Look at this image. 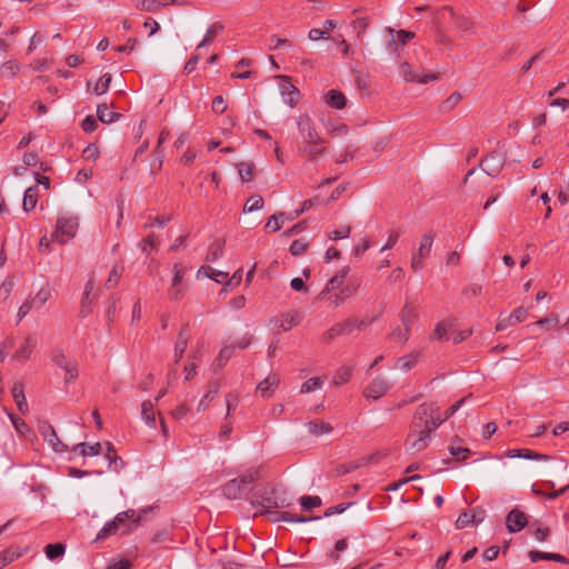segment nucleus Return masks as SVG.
<instances>
[{
    "mask_svg": "<svg viewBox=\"0 0 569 569\" xmlns=\"http://www.w3.org/2000/svg\"><path fill=\"white\" fill-rule=\"evenodd\" d=\"M251 505L259 508L257 515H269L272 522L287 521V522H307L319 520L321 517H296L288 512H274L273 509L290 508L293 505L292 497L281 487L263 488L258 490Z\"/></svg>",
    "mask_w": 569,
    "mask_h": 569,
    "instance_id": "nucleus-1",
    "label": "nucleus"
},
{
    "mask_svg": "<svg viewBox=\"0 0 569 569\" xmlns=\"http://www.w3.org/2000/svg\"><path fill=\"white\" fill-rule=\"evenodd\" d=\"M426 408L416 410L411 425L410 431L406 439L407 451L419 452L429 446L431 435L428 432L426 421L421 420V416L426 415Z\"/></svg>",
    "mask_w": 569,
    "mask_h": 569,
    "instance_id": "nucleus-2",
    "label": "nucleus"
},
{
    "mask_svg": "<svg viewBox=\"0 0 569 569\" xmlns=\"http://www.w3.org/2000/svg\"><path fill=\"white\" fill-rule=\"evenodd\" d=\"M79 227L77 217L62 216L58 219L57 228L52 232V240L56 244H67L70 239L76 236Z\"/></svg>",
    "mask_w": 569,
    "mask_h": 569,
    "instance_id": "nucleus-3",
    "label": "nucleus"
},
{
    "mask_svg": "<svg viewBox=\"0 0 569 569\" xmlns=\"http://www.w3.org/2000/svg\"><path fill=\"white\" fill-rule=\"evenodd\" d=\"M51 360L56 366L66 371L67 377L64 379L66 383H70L74 381L78 377V367L77 362L73 359L68 358L62 350L56 349L52 351Z\"/></svg>",
    "mask_w": 569,
    "mask_h": 569,
    "instance_id": "nucleus-4",
    "label": "nucleus"
},
{
    "mask_svg": "<svg viewBox=\"0 0 569 569\" xmlns=\"http://www.w3.org/2000/svg\"><path fill=\"white\" fill-rule=\"evenodd\" d=\"M391 387V382L386 377L378 376L365 388L363 397L371 400H378L385 396Z\"/></svg>",
    "mask_w": 569,
    "mask_h": 569,
    "instance_id": "nucleus-5",
    "label": "nucleus"
},
{
    "mask_svg": "<svg viewBox=\"0 0 569 569\" xmlns=\"http://www.w3.org/2000/svg\"><path fill=\"white\" fill-rule=\"evenodd\" d=\"M297 126L301 134L303 144L308 142L323 140L319 136L315 123L312 122L311 118L308 114H301L297 120Z\"/></svg>",
    "mask_w": 569,
    "mask_h": 569,
    "instance_id": "nucleus-6",
    "label": "nucleus"
},
{
    "mask_svg": "<svg viewBox=\"0 0 569 569\" xmlns=\"http://www.w3.org/2000/svg\"><path fill=\"white\" fill-rule=\"evenodd\" d=\"M426 408V415L421 416V420L426 421V426L428 427V432L431 435L445 420L443 417L439 415V407L435 402H423L421 403L417 410Z\"/></svg>",
    "mask_w": 569,
    "mask_h": 569,
    "instance_id": "nucleus-7",
    "label": "nucleus"
},
{
    "mask_svg": "<svg viewBox=\"0 0 569 569\" xmlns=\"http://www.w3.org/2000/svg\"><path fill=\"white\" fill-rule=\"evenodd\" d=\"M359 283L356 280H348L346 283L330 297V303L335 308L340 307L347 299L356 295Z\"/></svg>",
    "mask_w": 569,
    "mask_h": 569,
    "instance_id": "nucleus-8",
    "label": "nucleus"
},
{
    "mask_svg": "<svg viewBox=\"0 0 569 569\" xmlns=\"http://www.w3.org/2000/svg\"><path fill=\"white\" fill-rule=\"evenodd\" d=\"M113 522L119 527L120 529H123L122 533H127L131 530V523L137 527L141 521V516L136 515V511L133 509H128L126 511L119 512L113 519Z\"/></svg>",
    "mask_w": 569,
    "mask_h": 569,
    "instance_id": "nucleus-9",
    "label": "nucleus"
},
{
    "mask_svg": "<svg viewBox=\"0 0 569 569\" xmlns=\"http://www.w3.org/2000/svg\"><path fill=\"white\" fill-rule=\"evenodd\" d=\"M399 74L408 82L428 83L437 79L433 73L420 74L415 72L408 62H402L399 67Z\"/></svg>",
    "mask_w": 569,
    "mask_h": 569,
    "instance_id": "nucleus-10",
    "label": "nucleus"
},
{
    "mask_svg": "<svg viewBox=\"0 0 569 569\" xmlns=\"http://www.w3.org/2000/svg\"><path fill=\"white\" fill-rule=\"evenodd\" d=\"M528 523L527 515L518 509L509 511L506 518L507 530L511 533L521 531Z\"/></svg>",
    "mask_w": 569,
    "mask_h": 569,
    "instance_id": "nucleus-11",
    "label": "nucleus"
},
{
    "mask_svg": "<svg viewBox=\"0 0 569 569\" xmlns=\"http://www.w3.org/2000/svg\"><path fill=\"white\" fill-rule=\"evenodd\" d=\"M527 309L519 307L516 308L509 316L500 317L496 325V331H502L511 326L522 322L527 316Z\"/></svg>",
    "mask_w": 569,
    "mask_h": 569,
    "instance_id": "nucleus-12",
    "label": "nucleus"
},
{
    "mask_svg": "<svg viewBox=\"0 0 569 569\" xmlns=\"http://www.w3.org/2000/svg\"><path fill=\"white\" fill-rule=\"evenodd\" d=\"M279 88L283 102L290 107H293L298 102L299 90L287 77H282L280 79Z\"/></svg>",
    "mask_w": 569,
    "mask_h": 569,
    "instance_id": "nucleus-13",
    "label": "nucleus"
},
{
    "mask_svg": "<svg viewBox=\"0 0 569 569\" xmlns=\"http://www.w3.org/2000/svg\"><path fill=\"white\" fill-rule=\"evenodd\" d=\"M349 267H343L338 271L326 284L325 289L319 293L320 298H323L327 293L338 291L345 283L349 273Z\"/></svg>",
    "mask_w": 569,
    "mask_h": 569,
    "instance_id": "nucleus-14",
    "label": "nucleus"
},
{
    "mask_svg": "<svg viewBox=\"0 0 569 569\" xmlns=\"http://www.w3.org/2000/svg\"><path fill=\"white\" fill-rule=\"evenodd\" d=\"M41 435L44 440L51 446L53 451L58 453L64 452L68 447L59 439L56 430L51 425H46L41 428Z\"/></svg>",
    "mask_w": 569,
    "mask_h": 569,
    "instance_id": "nucleus-15",
    "label": "nucleus"
},
{
    "mask_svg": "<svg viewBox=\"0 0 569 569\" xmlns=\"http://www.w3.org/2000/svg\"><path fill=\"white\" fill-rule=\"evenodd\" d=\"M247 489L239 483L238 479H231L222 486V493L230 500H236L242 497Z\"/></svg>",
    "mask_w": 569,
    "mask_h": 569,
    "instance_id": "nucleus-16",
    "label": "nucleus"
},
{
    "mask_svg": "<svg viewBox=\"0 0 569 569\" xmlns=\"http://www.w3.org/2000/svg\"><path fill=\"white\" fill-rule=\"evenodd\" d=\"M189 342V328L184 326L178 333L177 341L174 345V362L179 363L182 359L184 351L188 348Z\"/></svg>",
    "mask_w": 569,
    "mask_h": 569,
    "instance_id": "nucleus-17",
    "label": "nucleus"
},
{
    "mask_svg": "<svg viewBox=\"0 0 569 569\" xmlns=\"http://www.w3.org/2000/svg\"><path fill=\"white\" fill-rule=\"evenodd\" d=\"M207 277L218 283L228 282L229 272L213 269L210 266H202L197 272V278Z\"/></svg>",
    "mask_w": 569,
    "mask_h": 569,
    "instance_id": "nucleus-18",
    "label": "nucleus"
},
{
    "mask_svg": "<svg viewBox=\"0 0 569 569\" xmlns=\"http://www.w3.org/2000/svg\"><path fill=\"white\" fill-rule=\"evenodd\" d=\"M503 159L500 154L491 153L481 162L482 170L489 176H496L502 167Z\"/></svg>",
    "mask_w": 569,
    "mask_h": 569,
    "instance_id": "nucleus-19",
    "label": "nucleus"
},
{
    "mask_svg": "<svg viewBox=\"0 0 569 569\" xmlns=\"http://www.w3.org/2000/svg\"><path fill=\"white\" fill-rule=\"evenodd\" d=\"M323 143L325 140L305 143L300 152L305 154L308 158V160L315 161L320 154L323 153Z\"/></svg>",
    "mask_w": 569,
    "mask_h": 569,
    "instance_id": "nucleus-20",
    "label": "nucleus"
},
{
    "mask_svg": "<svg viewBox=\"0 0 569 569\" xmlns=\"http://www.w3.org/2000/svg\"><path fill=\"white\" fill-rule=\"evenodd\" d=\"M530 560L532 562H537L540 560H550L559 563H569V559H567L565 556L559 553H551V552H541L537 550H532L529 552Z\"/></svg>",
    "mask_w": 569,
    "mask_h": 569,
    "instance_id": "nucleus-21",
    "label": "nucleus"
},
{
    "mask_svg": "<svg viewBox=\"0 0 569 569\" xmlns=\"http://www.w3.org/2000/svg\"><path fill=\"white\" fill-rule=\"evenodd\" d=\"M12 397L17 403L18 410L21 413H24L28 410V403L24 396L23 385L22 382H14L11 389Z\"/></svg>",
    "mask_w": 569,
    "mask_h": 569,
    "instance_id": "nucleus-22",
    "label": "nucleus"
},
{
    "mask_svg": "<svg viewBox=\"0 0 569 569\" xmlns=\"http://www.w3.org/2000/svg\"><path fill=\"white\" fill-rule=\"evenodd\" d=\"M280 379L277 375H269L258 386L257 390L261 392L263 397H270V395L278 388Z\"/></svg>",
    "mask_w": 569,
    "mask_h": 569,
    "instance_id": "nucleus-23",
    "label": "nucleus"
},
{
    "mask_svg": "<svg viewBox=\"0 0 569 569\" xmlns=\"http://www.w3.org/2000/svg\"><path fill=\"white\" fill-rule=\"evenodd\" d=\"M303 319L299 311H290L281 316L280 328L283 331H289L292 327L298 326Z\"/></svg>",
    "mask_w": 569,
    "mask_h": 569,
    "instance_id": "nucleus-24",
    "label": "nucleus"
},
{
    "mask_svg": "<svg viewBox=\"0 0 569 569\" xmlns=\"http://www.w3.org/2000/svg\"><path fill=\"white\" fill-rule=\"evenodd\" d=\"M73 452H79V455L86 456H99L102 451V445L100 442H96L93 445H88L86 442H80L76 445L72 449Z\"/></svg>",
    "mask_w": 569,
    "mask_h": 569,
    "instance_id": "nucleus-25",
    "label": "nucleus"
},
{
    "mask_svg": "<svg viewBox=\"0 0 569 569\" xmlns=\"http://www.w3.org/2000/svg\"><path fill=\"white\" fill-rule=\"evenodd\" d=\"M326 102L335 109H342L346 107L347 99L341 91L331 89L326 94Z\"/></svg>",
    "mask_w": 569,
    "mask_h": 569,
    "instance_id": "nucleus-26",
    "label": "nucleus"
},
{
    "mask_svg": "<svg viewBox=\"0 0 569 569\" xmlns=\"http://www.w3.org/2000/svg\"><path fill=\"white\" fill-rule=\"evenodd\" d=\"M399 317L402 326L411 329V326L417 319V312L415 307L411 303L406 302L400 311Z\"/></svg>",
    "mask_w": 569,
    "mask_h": 569,
    "instance_id": "nucleus-27",
    "label": "nucleus"
},
{
    "mask_svg": "<svg viewBox=\"0 0 569 569\" xmlns=\"http://www.w3.org/2000/svg\"><path fill=\"white\" fill-rule=\"evenodd\" d=\"M34 346H36V342L33 339H31L29 337L26 338L24 342L12 356V359L18 360V361H24V360L29 359V357L31 356V353L33 351Z\"/></svg>",
    "mask_w": 569,
    "mask_h": 569,
    "instance_id": "nucleus-28",
    "label": "nucleus"
},
{
    "mask_svg": "<svg viewBox=\"0 0 569 569\" xmlns=\"http://www.w3.org/2000/svg\"><path fill=\"white\" fill-rule=\"evenodd\" d=\"M509 458H526L533 460H548L549 457L542 453L531 451L529 449H512L507 452Z\"/></svg>",
    "mask_w": 569,
    "mask_h": 569,
    "instance_id": "nucleus-29",
    "label": "nucleus"
},
{
    "mask_svg": "<svg viewBox=\"0 0 569 569\" xmlns=\"http://www.w3.org/2000/svg\"><path fill=\"white\" fill-rule=\"evenodd\" d=\"M38 201V187L32 186L26 189L23 194L22 207L26 212L36 208Z\"/></svg>",
    "mask_w": 569,
    "mask_h": 569,
    "instance_id": "nucleus-30",
    "label": "nucleus"
},
{
    "mask_svg": "<svg viewBox=\"0 0 569 569\" xmlns=\"http://www.w3.org/2000/svg\"><path fill=\"white\" fill-rule=\"evenodd\" d=\"M286 220L292 221L284 212L274 213L268 219L264 228L269 232H276L280 230Z\"/></svg>",
    "mask_w": 569,
    "mask_h": 569,
    "instance_id": "nucleus-31",
    "label": "nucleus"
},
{
    "mask_svg": "<svg viewBox=\"0 0 569 569\" xmlns=\"http://www.w3.org/2000/svg\"><path fill=\"white\" fill-rule=\"evenodd\" d=\"M97 116L98 119L103 123H112L120 117L119 113L111 111L106 103L98 106Z\"/></svg>",
    "mask_w": 569,
    "mask_h": 569,
    "instance_id": "nucleus-32",
    "label": "nucleus"
},
{
    "mask_svg": "<svg viewBox=\"0 0 569 569\" xmlns=\"http://www.w3.org/2000/svg\"><path fill=\"white\" fill-rule=\"evenodd\" d=\"M141 416L149 427H156V412L153 409V403L150 400H146L142 402Z\"/></svg>",
    "mask_w": 569,
    "mask_h": 569,
    "instance_id": "nucleus-33",
    "label": "nucleus"
},
{
    "mask_svg": "<svg viewBox=\"0 0 569 569\" xmlns=\"http://www.w3.org/2000/svg\"><path fill=\"white\" fill-rule=\"evenodd\" d=\"M260 478V469L259 468H250L237 477L239 483H241L247 490L250 485Z\"/></svg>",
    "mask_w": 569,
    "mask_h": 569,
    "instance_id": "nucleus-34",
    "label": "nucleus"
},
{
    "mask_svg": "<svg viewBox=\"0 0 569 569\" xmlns=\"http://www.w3.org/2000/svg\"><path fill=\"white\" fill-rule=\"evenodd\" d=\"M419 353H410L398 358L397 368L405 372L410 371L418 363Z\"/></svg>",
    "mask_w": 569,
    "mask_h": 569,
    "instance_id": "nucleus-35",
    "label": "nucleus"
},
{
    "mask_svg": "<svg viewBox=\"0 0 569 569\" xmlns=\"http://www.w3.org/2000/svg\"><path fill=\"white\" fill-rule=\"evenodd\" d=\"M123 270H124V268L121 263L117 262L113 264V267L109 273V277L106 281L107 289L114 288L118 284Z\"/></svg>",
    "mask_w": 569,
    "mask_h": 569,
    "instance_id": "nucleus-36",
    "label": "nucleus"
},
{
    "mask_svg": "<svg viewBox=\"0 0 569 569\" xmlns=\"http://www.w3.org/2000/svg\"><path fill=\"white\" fill-rule=\"evenodd\" d=\"M388 31L391 36L390 46H396L398 42L400 44L405 46L415 37V33L411 31L399 30V31H397V39H395V37H393L395 30L391 28H388Z\"/></svg>",
    "mask_w": 569,
    "mask_h": 569,
    "instance_id": "nucleus-37",
    "label": "nucleus"
},
{
    "mask_svg": "<svg viewBox=\"0 0 569 569\" xmlns=\"http://www.w3.org/2000/svg\"><path fill=\"white\" fill-rule=\"evenodd\" d=\"M450 328V323L446 321H439L429 337L430 341L447 339V333Z\"/></svg>",
    "mask_w": 569,
    "mask_h": 569,
    "instance_id": "nucleus-38",
    "label": "nucleus"
},
{
    "mask_svg": "<svg viewBox=\"0 0 569 569\" xmlns=\"http://www.w3.org/2000/svg\"><path fill=\"white\" fill-rule=\"evenodd\" d=\"M164 6L163 2L159 0H138L136 3V8L141 11L147 12H157Z\"/></svg>",
    "mask_w": 569,
    "mask_h": 569,
    "instance_id": "nucleus-39",
    "label": "nucleus"
},
{
    "mask_svg": "<svg viewBox=\"0 0 569 569\" xmlns=\"http://www.w3.org/2000/svg\"><path fill=\"white\" fill-rule=\"evenodd\" d=\"M219 392V382H211L209 391L198 403V411H203L208 408L209 401L212 400Z\"/></svg>",
    "mask_w": 569,
    "mask_h": 569,
    "instance_id": "nucleus-40",
    "label": "nucleus"
},
{
    "mask_svg": "<svg viewBox=\"0 0 569 569\" xmlns=\"http://www.w3.org/2000/svg\"><path fill=\"white\" fill-rule=\"evenodd\" d=\"M308 429L315 436L327 435L332 431V427L323 421H310L308 422Z\"/></svg>",
    "mask_w": 569,
    "mask_h": 569,
    "instance_id": "nucleus-41",
    "label": "nucleus"
},
{
    "mask_svg": "<svg viewBox=\"0 0 569 569\" xmlns=\"http://www.w3.org/2000/svg\"><path fill=\"white\" fill-rule=\"evenodd\" d=\"M66 552V546L63 543H49L44 548V553L50 560H54Z\"/></svg>",
    "mask_w": 569,
    "mask_h": 569,
    "instance_id": "nucleus-42",
    "label": "nucleus"
},
{
    "mask_svg": "<svg viewBox=\"0 0 569 569\" xmlns=\"http://www.w3.org/2000/svg\"><path fill=\"white\" fill-rule=\"evenodd\" d=\"M352 377V369L350 367H341L337 370L333 377V385L335 386H341L346 382H348Z\"/></svg>",
    "mask_w": 569,
    "mask_h": 569,
    "instance_id": "nucleus-43",
    "label": "nucleus"
},
{
    "mask_svg": "<svg viewBox=\"0 0 569 569\" xmlns=\"http://www.w3.org/2000/svg\"><path fill=\"white\" fill-rule=\"evenodd\" d=\"M51 296L50 289L41 288L33 298L30 299L31 303L34 306V309H40L44 306V303L49 300Z\"/></svg>",
    "mask_w": 569,
    "mask_h": 569,
    "instance_id": "nucleus-44",
    "label": "nucleus"
},
{
    "mask_svg": "<svg viewBox=\"0 0 569 569\" xmlns=\"http://www.w3.org/2000/svg\"><path fill=\"white\" fill-rule=\"evenodd\" d=\"M233 351H234V347L233 346H226L223 347L218 357L216 358L214 360V365L221 369L226 366V363L228 362V360L232 357L233 355Z\"/></svg>",
    "mask_w": 569,
    "mask_h": 569,
    "instance_id": "nucleus-45",
    "label": "nucleus"
},
{
    "mask_svg": "<svg viewBox=\"0 0 569 569\" xmlns=\"http://www.w3.org/2000/svg\"><path fill=\"white\" fill-rule=\"evenodd\" d=\"M111 79L110 73H104L94 84L92 89L93 93L98 96L106 93L110 87Z\"/></svg>",
    "mask_w": 569,
    "mask_h": 569,
    "instance_id": "nucleus-46",
    "label": "nucleus"
},
{
    "mask_svg": "<svg viewBox=\"0 0 569 569\" xmlns=\"http://www.w3.org/2000/svg\"><path fill=\"white\" fill-rule=\"evenodd\" d=\"M223 29V26L222 24H218V23H212L208 27L207 29V32L203 37V39L200 41V43L198 44L197 49H200V48H203L206 46H208L209 43H211L212 41V37L220 30Z\"/></svg>",
    "mask_w": 569,
    "mask_h": 569,
    "instance_id": "nucleus-47",
    "label": "nucleus"
},
{
    "mask_svg": "<svg viewBox=\"0 0 569 569\" xmlns=\"http://www.w3.org/2000/svg\"><path fill=\"white\" fill-rule=\"evenodd\" d=\"M323 385V380L321 378L315 377L305 381L300 388V393H309L317 389H320Z\"/></svg>",
    "mask_w": 569,
    "mask_h": 569,
    "instance_id": "nucleus-48",
    "label": "nucleus"
},
{
    "mask_svg": "<svg viewBox=\"0 0 569 569\" xmlns=\"http://www.w3.org/2000/svg\"><path fill=\"white\" fill-rule=\"evenodd\" d=\"M119 530V527L116 525V522L108 521L98 532L96 540H102L106 539L112 535H116Z\"/></svg>",
    "mask_w": 569,
    "mask_h": 569,
    "instance_id": "nucleus-49",
    "label": "nucleus"
},
{
    "mask_svg": "<svg viewBox=\"0 0 569 569\" xmlns=\"http://www.w3.org/2000/svg\"><path fill=\"white\" fill-rule=\"evenodd\" d=\"M21 557V552H17L12 549H6L0 552V569L4 568L16 559Z\"/></svg>",
    "mask_w": 569,
    "mask_h": 569,
    "instance_id": "nucleus-50",
    "label": "nucleus"
},
{
    "mask_svg": "<svg viewBox=\"0 0 569 569\" xmlns=\"http://www.w3.org/2000/svg\"><path fill=\"white\" fill-rule=\"evenodd\" d=\"M449 452L458 460L465 461L470 456V449L461 446H449Z\"/></svg>",
    "mask_w": 569,
    "mask_h": 569,
    "instance_id": "nucleus-51",
    "label": "nucleus"
},
{
    "mask_svg": "<svg viewBox=\"0 0 569 569\" xmlns=\"http://www.w3.org/2000/svg\"><path fill=\"white\" fill-rule=\"evenodd\" d=\"M238 173L242 182H248L252 179V166L248 162H240L237 164Z\"/></svg>",
    "mask_w": 569,
    "mask_h": 569,
    "instance_id": "nucleus-52",
    "label": "nucleus"
},
{
    "mask_svg": "<svg viewBox=\"0 0 569 569\" xmlns=\"http://www.w3.org/2000/svg\"><path fill=\"white\" fill-rule=\"evenodd\" d=\"M410 330H411L410 328H406L403 326L398 327L392 330V332L390 333V337L400 343H405L409 339Z\"/></svg>",
    "mask_w": 569,
    "mask_h": 569,
    "instance_id": "nucleus-53",
    "label": "nucleus"
},
{
    "mask_svg": "<svg viewBox=\"0 0 569 569\" xmlns=\"http://www.w3.org/2000/svg\"><path fill=\"white\" fill-rule=\"evenodd\" d=\"M301 507L306 510L321 506V498L318 496H302L300 499Z\"/></svg>",
    "mask_w": 569,
    "mask_h": 569,
    "instance_id": "nucleus-54",
    "label": "nucleus"
},
{
    "mask_svg": "<svg viewBox=\"0 0 569 569\" xmlns=\"http://www.w3.org/2000/svg\"><path fill=\"white\" fill-rule=\"evenodd\" d=\"M263 207V199L262 197L260 196H252L250 197L246 204H244V210L247 212H253V211H257L259 209H261Z\"/></svg>",
    "mask_w": 569,
    "mask_h": 569,
    "instance_id": "nucleus-55",
    "label": "nucleus"
},
{
    "mask_svg": "<svg viewBox=\"0 0 569 569\" xmlns=\"http://www.w3.org/2000/svg\"><path fill=\"white\" fill-rule=\"evenodd\" d=\"M328 238L331 240H341L347 239L350 236V227L349 226H342L339 229H336L333 231H328L327 233Z\"/></svg>",
    "mask_w": 569,
    "mask_h": 569,
    "instance_id": "nucleus-56",
    "label": "nucleus"
},
{
    "mask_svg": "<svg viewBox=\"0 0 569 569\" xmlns=\"http://www.w3.org/2000/svg\"><path fill=\"white\" fill-rule=\"evenodd\" d=\"M429 251H417L411 258V268L419 271L423 268V260L427 258Z\"/></svg>",
    "mask_w": 569,
    "mask_h": 569,
    "instance_id": "nucleus-57",
    "label": "nucleus"
},
{
    "mask_svg": "<svg viewBox=\"0 0 569 569\" xmlns=\"http://www.w3.org/2000/svg\"><path fill=\"white\" fill-rule=\"evenodd\" d=\"M339 336H343V333L339 323H336L322 335L321 339L323 342L329 343Z\"/></svg>",
    "mask_w": 569,
    "mask_h": 569,
    "instance_id": "nucleus-58",
    "label": "nucleus"
},
{
    "mask_svg": "<svg viewBox=\"0 0 569 569\" xmlns=\"http://www.w3.org/2000/svg\"><path fill=\"white\" fill-rule=\"evenodd\" d=\"M187 271H188L187 267H184L182 264L176 263L173 266V278H172L173 287H178L181 284L182 279L186 276Z\"/></svg>",
    "mask_w": 569,
    "mask_h": 569,
    "instance_id": "nucleus-59",
    "label": "nucleus"
},
{
    "mask_svg": "<svg viewBox=\"0 0 569 569\" xmlns=\"http://www.w3.org/2000/svg\"><path fill=\"white\" fill-rule=\"evenodd\" d=\"M462 97L461 93L455 92L450 97H448L441 104L442 111H449L453 109L460 101Z\"/></svg>",
    "mask_w": 569,
    "mask_h": 569,
    "instance_id": "nucleus-60",
    "label": "nucleus"
},
{
    "mask_svg": "<svg viewBox=\"0 0 569 569\" xmlns=\"http://www.w3.org/2000/svg\"><path fill=\"white\" fill-rule=\"evenodd\" d=\"M319 204V199L317 197L315 198H311V199H308V200H305L303 203H302V207L300 210H296L291 216H290V219L291 220H295L296 218H298L301 213L310 210L312 207L315 206H318Z\"/></svg>",
    "mask_w": 569,
    "mask_h": 569,
    "instance_id": "nucleus-61",
    "label": "nucleus"
},
{
    "mask_svg": "<svg viewBox=\"0 0 569 569\" xmlns=\"http://www.w3.org/2000/svg\"><path fill=\"white\" fill-rule=\"evenodd\" d=\"M456 28L462 36L467 34L472 29V22L465 17H458L455 21Z\"/></svg>",
    "mask_w": 569,
    "mask_h": 569,
    "instance_id": "nucleus-62",
    "label": "nucleus"
},
{
    "mask_svg": "<svg viewBox=\"0 0 569 569\" xmlns=\"http://www.w3.org/2000/svg\"><path fill=\"white\" fill-rule=\"evenodd\" d=\"M13 288L12 278H7L0 286V301H4L9 298Z\"/></svg>",
    "mask_w": 569,
    "mask_h": 569,
    "instance_id": "nucleus-63",
    "label": "nucleus"
},
{
    "mask_svg": "<svg viewBox=\"0 0 569 569\" xmlns=\"http://www.w3.org/2000/svg\"><path fill=\"white\" fill-rule=\"evenodd\" d=\"M18 70V64L13 61H7L1 64L0 72L4 77H13Z\"/></svg>",
    "mask_w": 569,
    "mask_h": 569,
    "instance_id": "nucleus-64",
    "label": "nucleus"
}]
</instances>
